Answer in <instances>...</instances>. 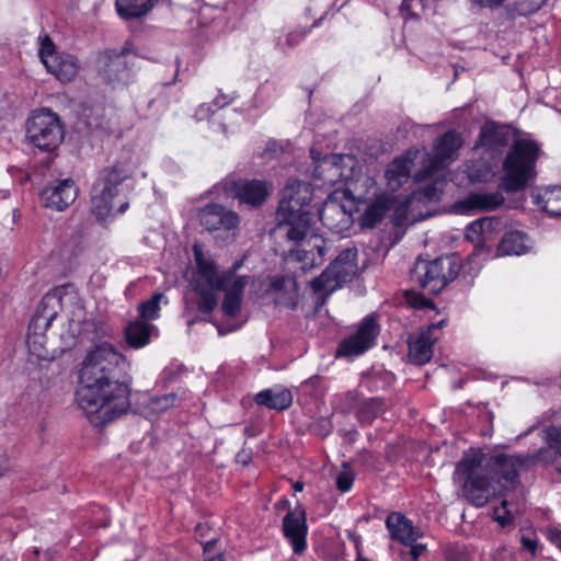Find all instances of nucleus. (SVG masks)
<instances>
[{
  "label": "nucleus",
  "instance_id": "obj_1",
  "mask_svg": "<svg viewBox=\"0 0 561 561\" xmlns=\"http://www.w3.org/2000/svg\"><path fill=\"white\" fill-rule=\"evenodd\" d=\"M543 438L548 447L534 455H465L456 466L454 479L462 481V492L467 501L482 507L500 490L515 488L519 470L537 462H550L554 459V454L561 456V428H545Z\"/></svg>",
  "mask_w": 561,
  "mask_h": 561
},
{
  "label": "nucleus",
  "instance_id": "obj_2",
  "mask_svg": "<svg viewBox=\"0 0 561 561\" xmlns=\"http://www.w3.org/2000/svg\"><path fill=\"white\" fill-rule=\"evenodd\" d=\"M312 188L307 182L288 180L282 191L277 208L280 218L278 229L285 232L288 241L297 245L290 250V257L301 262L302 271L321 265L325 254L331 251L332 242L321 236L309 234L312 214L309 210Z\"/></svg>",
  "mask_w": 561,
  "mask_h": 561
},
{
  "label": "nucleus",
  "instance_id": "obj_3",
  "mask_svg": "<svg viewBox=\"0 0 561 561\" xmlns=\"http://www.w3.org/2000/svg\"><path fill=\"white\" fill-rule=\"evenodd\" d=\"M76 400L90 423L102 426L125 414L130 408V388L118 374L82 362Z\"/></svg>",
  "mask_w": 561,
  "mask_h": 561
},
{
  "label": "nucleus",
  "instance_id": "obj_4",
  "mask_svg": "<svg viewBox=\"0 0 561 561\" xmlns=\"http://www.w3.org/2000/svg\"><path fill=\"white\" fill-rule=\"evenodd\" d=\"M196 272L192 287L198 295L197 309L210 313L217 306L216 291H225L221 309L225 316L236 318L241 311L243 291L248 286V276H238L236 271L241 262H236L228 271L219 273L215 262L206 257L201 249L194 247Z\"/></svg>",
  "mask_w": 561,
  "mask_h": 561
},
{
  "label": "nucleus",
  "instance_id": "obj_5",
  "mask_svg": "<svg viewBox=\"0 0 561 561\" xmlns=\"http://www.w3.org/2000/svg\"><path fill=\"white\" fill-rule=\"evenodd\" d=\"M463 145L462 136L456 130L443 134L434 144L433 153L427 156L423 169L415 174L417 181L428 179L430 183L415 190L407 204L412 208L440 201L446 181L442 175L443 169L458 157V150Z\"/></svg>",
  "mask_w": 561,
  "mask_h": 561
},
{
  "label": "nucleus",
  "instance_id": "obj_6",
  "mask_svg": "<svg viewBox=\"0 0 561 561\" xmlns=\"http://www.w3.org/2000/svg\"><path fill=\"white\" fill-rule=\"evenodd\" d=\"M133 172L129 161L118 162L105 168L92 187L91 211L102 220L110 216L122 215L128 207L126 181Z\"/></svg>",
  "mask_w": 561,
  "mask_h": 561
},
{
  "label": "nucleus",
  "instance_id": "obj_7",
  "mask_svg": "<svg viewBox=\"0 0 561 561\" xmlns=\"http://www.w3.org/2000/svg\"><path fill=\"white\" fill-rule=\"evenodd\" d=\"M60 310L69 313L70 321H80L83 318L82 300L70 284L58 286L44 295L31 319L27 332L45 334Z\"/></svg>",
  "mask_w": 561,
  "mask_h": 561
},
{
  "label": "nucleus",
  "instance_id": "obj_8",
  "mask_svg": "<svg viewBox=\"0 0 561 561\" xmlns=\"http://www.w3.org/2000/svg\"><path fill=\"white\" fill-rule=\"evenodd\" d=\"M539 145L530 138L514 140L503 161L502 187L507 193L523 190L536 176Z\"/></svg>",
  "mask_w": 561,
  "mask_h": 561
},
{
  "label": "nucleus",
  "instance_id": "obj_9",
  "mask_svg": "<svg viewBox=\"0 0 561 561\" xmlns=\"http://www.w3.org/2000/svg\"><path fill=\"white\" fill-rule=\"evenodd\" d=\"M26 136L42 151H54L64 140L59 116L49 107L34 110L26 122Z\"/></svg>",
  "mask_w": 561,
  "mask_h": 561
},
{
  "label": "nucleus",
  "instance_id": "obj_10",
  "mask_svg": "<svg viewBox=\"0 0 561 561\" xmlns=\"http://www.w3.org/2000/svg\"><path fill=\"white\" fill-rule=\"evenodd\" d=\"M357 273V250L347 248L343 250L335 260L311 282L316 293H333L344 284L351 282Z\"/></svg>",
  "mask_w": 561,
  "mask_h": 561
},
{
  "label": "nucleus",
  "instance_id": "obj_11",
  "mask_svg": "<svg viewBox=\"0 0 561 561\" xmlns=\"http://www.w3.org/2000/svg\"><path fill=\"white\" fill-rule=\"evenodd\" d=\"M458 274L451 257H437L433 261H417L411 272L412 282L431 294L439 293Z\"/></svg>",
  "mask_w": 561,
  "mask_h": 561
},
{
  "label": "nucleus",
  "instance_id": "obj_12",
  "mask_svg": "<svg viewBox=\"0 0 561 561\" xmlns=\"http://www.w3.org/2000/svg\"><path fill=\"white\" fill-rule=\"evenodd\" d=\"M98 72L102 80L113 88L124 87L134 80L133 62L128 48L106 49L98 56Z\"/></svg>",
  "mask_w": 561,
  "mask_h": 561
},
{
  "label": "nucleus",
  "instance_id": "obj_13",
  "mask_svg": "<svg viewBox=\"0 0 561 561\" xmlns=\"http://www.w3.org/2000/svg\"><path fill=\"white\" fill-rule=\"evenodd\" d=\"M38 56L47 71L64 83L72 81L81 68L76 56L56 50V45L48 34L41 37Z\"/></svg>",
  "mask_w": 561,
  "mask_h": 561
},
{
  "label": "nucleus",
  "instance_id": "obj_14",
  "mask_svg": "<svg viewBox=\"0 0 561 561\" xmlns=\"http://www.w3.org/2000/svg\"><path fill=\"white\" fill-rule=\"evenodd\" d=\"M378 334L379 327L376 318L367 316L359 322L356 331L340 343L336 355L343 357L359 356L376 344Z\"/></svg>",
  "mask_w": 561,
  "mask_h": 561
},
{
  "label": "nucleus",
  "instance_id": "obj_15",
  "mask_svg": "<svg viewBox=\"0 0 561 561\" xmlns=\"http://www.w3.org/2000/svg\"><path fill=\"white\" fill-rule=\"evenodd\" d=\"M78 190L71 179L58 180L41 192V202L46 208L62 211L77 198Z\"/></svg>",
  "mask_w": 561,
  "mask_h": 561
},
{
  "label": "nucleus",
  "instance_id": "obj_16",
  "mask_svg": "<svg viewBox=\"0 0 561 561\" xmlns=\"http://www.w3.org/2000/svg\"><path fill=\"white\" fill-rule=\"evenodd\" d=\"M319 218L324 227L336 234H344L353 225L352 213L331 196L320 208Z\"/></svg>",
  "mask_w": 561,
  "mask_h": 561
},
{
  "label": "nucleus",
  "instance_id": "obj_17",
  "mask_svg": "<svg viewBox=\"0 0 561 561\" xmlns=\"http://www.w3.org/2000/svg\"><path fill=\"white\" fill-rule=\"evenodd\" d=\"M198 218L201 225L208 231L236 229L240 222L236 211L228 210L218 204L204 206L198 213Z\"/></svg>",
  "mask_w": 561,
  "mask_h": 561
},
{
  "label": "nucleus",
  "instance_id": "obj_18",
  "mask_svg": "<svg viewBox=\"0 0 561 561\" xmlns=\"http://www.w3.org/2000/svg\"><path fill=\"white\" fill-rule=\"evenodd\" d=\"M511 138V129L506 125L486 123L480 131L476 148H481L490 157L501 156Z\"/></svg>",
  "mask_w": 561,
  "mask_h": 561
},
{
  "label": "nucleus",
  "instance_id": "obj_19",
  "mask_svg": "<svg viewBox=\"0 0 561 561\" xmlns=\"http://www.w3.org/2000/svg\"><path fill=\"white\" fill-rule=\"evenodd\" d=\"M283 533L296 554H300L305 551L307 547L306 537L308 526L304 510L296 508L285 515L283 519Z\"/></svg>",
  "mask_w": 561,
  "mask_h": 561
},
{
  "label": "nucleus",
  "instance_id": "obj_20",
  "mask_svg": "<svg viewBox=\"0 0 561 561\" xmlns=\"http://www.w3.org/2000/svg\"><path fill=\"white\" fill-rule=\"evenodd\" d=\"M504 203V197L499 192L471 193L466 198L454 205L456 214L472 215L476 211H490L496 209Z\"/></svg>",
  "mask_w": 561,
  "mask_h": 561
},
{
  "label": "nucleus",
  "instance_id": "obj_21",
  "mask_svg": "<svg viewBox=\"0 0 561 561\" xmlns=\"http://www.w3.org/2000/svg\"><path fill=\"white\" fill-rule=\"evenodd\" d=\"M386 528L389 531L390 539L403 546H411L422 536L413 522L400 512H392L387 516Z\"/></svg>",
  "mask_w": 561,
  "mask_h": 561
},
{
  "label": "nucleus",
  "instance_id": "obj_22",
  "mask_svg": "<svg viewBox=\"0 0 561 561\" xmlns=\"http://www.w3.org/2000/svg\"><path fill=\"white\" fill-rule=\"evenodd\" d=\"M438 336L431 334L430 329H422L419 334L408 339L409 359L414 365H425L433 356L434 345Z\"/></svg>",
  "mask_w": 561,
  "mask_h": 561
},
{
  "label": "nucleus",
  "instance_id": "obj_23",
  "mask_svg": "<svg viewBox=\"0 0 561 561\" xmlns=\"http://www.w3.org/2000/svg\"><path fill=\"white\" fill-rule=\"evenodd\" d=\"M416 154V150H409L403 156L393 159V161L388 164L385 178L390 191L396 192L409 181Z\"/></svg>",
  "mask_w": 561,
  "mask_h": 561
},
{
  "label": "nucleus",
  "instance_id": "obj_24",
  "mask_svg": "<svg viewBox=\"0 0 561 561\" xmlns=\"http://www.w3.org/2000/svg\"><path fill=\"white\" fill-rule=\"evenodd\" d=\"M83 360L100 368H106L107 374H118L124 357L112 344L101 343L90 350Z\"/></svg>",
  "mask_w": 561,
  "mask_h": 561
},
{
  "label": "nucleus",
  "instance_id": "obj_25",
  "mask_svg": "<svg viewBox=\"0 0 561 561\" xmlns=\"http://www.w3.org/2000/svg\"><path fill=\"white\" fill-rule=\"evenodd\" d=\"M311 158L317 162L313 170V176L321 180L324 185H335L345 181L342 172L336 168V162L332 159V154L321 157L316 148L310 149Z\"/></svg>",
  "mask_w": 561,
  "mask_h": 561
},
{
  "label": "nucleus",
  "instance_id": "obj_26",
  "mask_svg": "<svg viewBox=\"0 0 561 561\" xmlns=\"http://www.w3.org/2000/svg\"><path fill=\"white\" fill-rule=\"evenodd\" d=\"M267 293L275 295L276 305L285 306L294 310L298 302V290L296 282L289 277H275Z\"/></svg>",
  "mask_w": 561,
  "mask_h": 561
},
{
  "label": "nucleus",
  "instance_id": "obj_27",
  "mask_svg": "<svg viewBox=\"0 0 561 561\" xmlns=\"http://www.w3.org/2000/svg\"><path fill=\"white\" fill-rule=\"evenodd\" d=\"M233 186L236 196L251 206L261 205L268 194L266 184L257 180H240Z\"/></svg>",
  "mask_w": 561,
  "mask_h": 561
},
{
  "label": "nucleus",
  "instance_id": "obj_28",
  "mask_svg": "<svg viewBox=\"0 0 561 561\" xmlns=\"http://www.w3.org/2000/svg\"><path fill=\"white\" fill-rule=\"evenodd\" d=\"M393 204L392 197L387 194L378 195L375 201L367 206L362 215V226L364 228L376 227L391 209Z\"/></svg>",
  "mask_w": 561,
  "mask_h": 561
},
{
  "label": "nucleus",
  "instance_id": "obj_29",
  "mask_svg": "<svg viewBox=\"0 0 561 561\" xmlns=\"http://www.w3.org/2000/svg\"><path fill=\"white\" fill-rule=\"evenodd\" d=\"M255 402L259 405L283 411L290 407L293 396L288 389L275 387L259 392L255 397Z\"/></svg>",
  "mask_w": 561,
  "mask_h": 561
},
{
  "label": "nucleus",
  "instance_id": "obj_30",
  "mask_svg": "<svg viewBox=\"0 0 561 561\" xmlns=\"http://www.w3.org/2000/svg\"><path fill=\"white\" fill-rule=\"evenodd\" d=\"M531 197L534 203L546 213L552 216L561 215V185L547 187L542 192H534Z\"/></svg>",
  "mask_w": 561,
  "mask_h": 561
},
{
  "label": "nucleus",
  "instance_id": "obj_31",
  "mask_svg": "<svg viewBox=\"0 0 561 561\" xmlns=\"http://www.w3.org/2000/svg\"><path fill=\"white\" fill-rule=\"evenodd\" d=\"M153 328L152 324L142 320L129 322L124 330L126 342L134 348L146 346L150 341Z\"/></svg>",
  "mask_w": 561,
  "mask_h": 561
},
{
  "label": "nucleus",
  "instance_id": "obj_32",
  "mask_svg": "<svg viewBox=\"0 0 561 561\" xmlns=\"http://www.w3.org/2000/svg\"><path fill=\"white\" fill-rule=\"evenodd\" d=\"M157 2L158 0H116L115 7L122 19L131 20L146 15Z\"/></svg>",
  "mask_w": 561,
  "mask_h": 561
},
{
  "label": "nucleus",
  "instance_id": "obj_33",
  "mask_svg": "<svg viewBox=\"0 0 561 561\" xmlns=\"http://www.w3.org/2000/svg\"><path fill=\"white\" fill-rule=\"evenodd\" d=\"M530 244L522 231H510L502 238L499 252L503 255H522L528 252Z\"/></svg>",
  "mask_w": 561,
  "mask_h": 561
},
{
  "label": "nucleus",
  "instance_id": "obj_34",
  "mask_svg": "<svg viewBox=\"0 0 561 561\" xmlns=\"http://www.w3.org/2000/svg\"><path fill=\"white\" fill-rule=\"evenodd\" d=\"M499 225V219L495 217H484L477 219L468 225L466 229V238L471 242L480 244L484 241L486 234L491 233L494 226Z\"/></svg>",
  "mask_w": 561,
  "mask_h": 561
},
{
  "label": "nucleus",
  "instance_id": "obj_35",
  "mask_svg": "<svg viewBox=\"0 0 561 561\" xmlns=\"http://www.w3.org/2000/svg\"><path fill=\"white\" fill-rule=\"evenodd\" d=\"M176 393H168L161 397H152L146 404V414L148 417L158 416L172 408L176 402Z\"/></svg>",
  "mask_w": 561,
  "mask_h": 561
},
{
  "label": "nucleus",
  "instance_id": "obj_36",
  "mask_svg": "<svg viewBox=\"0 0 561 561\" xmlns=\"http://www.w3.org/2000/svg\"><path fill=\"white\" fill-rule=\"evenodd\" d=\"M383 410V402L377 398H370L362 402L358 409V419L363 423H370Z\"/></svg>",
  "mask_w": 561,
  "mask_h": 561
},
{
  "label": "nucleus",
  "instance_id": "obj_37",
  "mask_svg": "<svg viewBox=\"0 0 561 561\" xmlns=\"http://www.w3.org/2000/svg\"><path fill=\"white\" fill-rule=\"evenodd\" d=\"M161 293L153 294L149 299L138 306V312L144 320H154L159 318L160 304L164 299Z\"/></svg>",
  "mask_w": 561,
  "mask_h": 561
},
{
  "label": "nucleus",
  "instance_id": "obj_38",
  "mask_svg": "<svg viewBox=\"0 0 561 561\" xmlns=\"http://www.w3.org/2000/svg\"><path fill=\"white\" fill-rule=\"evenodd\" d=\"M332 159L336 162V168L342 172L345 181L354 178L358 169V161L355 156L333 153Z\"/></svg>",
  "mask_w": 561,
  "mask_h": 561
},
{
  "label": "nucleus",
  "instance_id": "obj_39",
  "mask_svg": "<svg viewBox=\"0 0 561 561\" xmlns=\"http://www.w3.org/2000/svg\"><path fill=\"white\" fill-rule=\"evenodd\" d=\"M46 334L27 332L26 343L30 352L39 359H46L48 352L46 350Z\"/></svg>",
  "mask_w": 561,
  "mask_h": 561
},
{
  "label": "nucleus",
  "instance_id": "obj_40",
  "mask_svg": "<svg viewBox=\"0 0 561 561\" xmlns=\"http://www.w3.org/2000/svg\"><path fill=\"white\" fill-rule=\"evenodd\" d=\"M547 0H516L517 11L520 15H529L540 10Z\"/></svg>",
  "mask_w": 561,
  "mask_h": 561
},
{
  "label": "nucleus",
  "instance_id": "obj_41",
  "mask_svg": "<svg viewBox=\"0 0 561 561\" xmlns=\"http://www.w3.org/2000/svg\"><path fill=\"white\" fill-rule=\"evenodd\" d=\"M407 298H408L409 304L415 309H425V308H430L432 310L435 309V307L431 300H428L427 298H425L424 296H422L415 291H408Z\"/></svg>",
  "mask_w": 561,
  "mask_h": 561
},
{
  "label": "nucleus",
  "instance_id": "obj_42",
  "mask_svg": "<svg viewBox=\"0 0 561 561\" xmlns=\"http://www.w3.org/2000/svg\"><path fill=\"white\" fill-rule=\"evenodd\" d=\"M354 476L350 471H342L336 477V488L341 492H347L352 489Z\"/></svg>",
  "mask_w": 561,
  "mask_h": 561
},
{
  "label": "nucleus",
  "instance_id": "obj_43",
  "mask_svg": "<svg viewBox=\"0 0 561 561\" xmlns=\"http://www.w3.org/2000/svg\"><path fill=\"white\" fill-rule=\"evenodd\" d=\"M306 35H307L306 30H298V31L290 32L286 37V43L289 47H295L305 38Z\"/></svg>",
  "mask_w": 561,
  "mask_h": 561
},
{
  "label": "nucleus",
  "instance_id": "obj_44",
  "mask_svg": "<svg viewBox=\"0 0 561 561\" xmlns=\"http://www.w3.org/2000/svg\"><path fill=\"white\" fill-rule=\"evenodd\" d=\"M522 547L524 550L529 551L531 554L536 553L538 541L536 538L522 536Z\"/></svg>",
  "mask_w": 561,
  "mask_h": 561
},
{
  "label": "nucleus",
  "instance_id": "obj_45",
  "mask_svg": "<svg viewBox=\"0 0 561 561\" xmlns=\"http://www.w3.org/2000/svg\"><path fill=\"white\" fill-rule=\"evenodd\" d=\"M409 547H410L409 554L411 556L412 561H419L420 556L426 550V547L423 543L414 542Z\"/></svg>",
  "mask_w": 561,
  "mask_h": 561
},
{
  "label": "nucleus",
  "instance_id": "obj_46",
  "mask_svg": "<svg viewBox=\"0 0 561 561\" xmlns=\"http://www.w3.org/2000/svg\"><path fill=\"white\" fill-rule=\"evenodd\" d=\"M547 536L548 539L561 550V530L558 528H549Z\"/></svg>",
  "mask_w": 561,
  "mask_h": 561
},
{
  "label": "nucleus",
  "instance_id": "obj_47",
  "mask_svg": "<svg viewBox=\"0 0 561 561\" xmlns=\"http://www.w3.org/2000/svg\"><path fill=\"white\" fill-rule=\"evenodd\" d=\"M505 0H471V2L480 8H495L501 5Z\"/></svg>",
  "mask_w": 561,
  "mask_h": 561
},
{
  "label": "nucleus",
  "instance_id": "obj_48",
  "mask_svg": "<svg viewBox=\"0 0 561 561\" xmlns=\"http://www.w3.org/2000/svg\"><path fill=\"white\" fill-rule=\"evenodd\" d=\"M236 101L234 95L220 94L214 101L215 105H229L230 103Z\"/></svg>",
  "mask_w": 561,
  "mask_h": 561
},
{
  "label": "nucleus",
  "instance_id": "obj_49",
  "mask_svg": "<svg viewBox=\"0 0 561 561\" xmlns=\"http://www.w3.org/2000/svg\"><path fill=\"white\" fill-rule=\"evenodd\" d=\"M446 323H447V319L444 318V319H440L438 322L431 323L425 329H430L431 334H435V330L444 328L446 325Z\"/></svg>",
  "mask_w": 561,
  "mask_h": 561
},
{
  "label": "nucleus",
  "instance_id": "obj_50",
  "mask_svg": "<svg viewBox=\"0 0 561 561\" xmlns=\"http://www.w3.org/2000/svg\"><path fill=\"white\" fill-rule=\"evenodd\" d=\"M215 542H216V539H215V538H211V539H209V540H207V541L203 542V545H204V551H205V552H208V551L210 550V548L215 545Z\"/></svg>",
  "mask_w": 561,
  "mask_h": 561
},
{
  "label": "nucleus",
  "instance_id": "obj_51",
  "mask_svg": "<svg viewBox=\"0 0 561 561\" xmlns=\"http://www.w3.org/2000/svg\"><path fill=\"white\" fill-rule=\"evenodd\" d=\"M206 525L199 524L196 526V536L203 537L205 535Z\"/></svg>",
  "mask_w": 561,
  "mask_h": 561
},
{
  "label": "nucleus",
  "instance_id": "obj_52",
  "mask_svg": "<svg viewBox=\"0 0 561 561\" xmlns=\"http://www.w3.org/2000/svg\"><path fill=\"white\" fill-rule=\"evenodd\" d=\"M201 117L198 119H202L204 117H208L210 115V107H202L201 108Z\"/></svg>",
  "mask_w": 561,
  "mask_h": 561
},
{
  "label": "nucleus",
  "instance_id": "obj_53",
  "mask_svg": "<svg viewBox=\"0 0 561 561\" xmlns=\"http://www.w3.org/2000/svg\"><path fill=\"white\" fill-rule=\"evenodd\" d=\"M495 520H497L501 525H505L510 518L507 516H500V515H496L494 517Z\"/></svg>",
  "mask_w": 561,
  "mask_h": 561
},
{
  "label": "nucleus",
  "instance_id": "obj_54",
  "mask_svg": "<svg viewBox=\"0 0 561 561\" xmlns=\"http://www.w3.org/2000/svg\"><path fill=\"white\" fill-rule=\"evenodd\" d=\"M293 488H294V490H295L296 492H300V491H302V490H304V483H302V482L297 481V482H295V483H294Z\"/></svg>",
  "mask_w": 561,
  "mask_h": 561
},
{
  "label": "nucleus",
  "instance_id": "obj_55",
  "mask_svg": "<svg viewBox=\"0 0 561 561\" xmlns=\"http://www.w3.org/2000/svg\"><path fill=\"white\" fill-rule=\"evenodd\" d=\"M206 561H222V559L220 556H215V557L207 558Z\"/></svg>",
  "mask_w": 561,
  "mask_h": 561
},
{
  "label": "nucleus",
  "instance_id": "obj_56",
  "mask_svg": "<svg viewBox=\"0 0 561 561\" xmlns=\"http://www.w3.org/2000/svg\"><path fill=\"white\" fill-rule=\"evenodd\" d=\"M244 433H245V435H247V436H249V437H251V436H253V435H254V434L252 433V431H251V428H250V427H245V428H244Z\"/></svg>",
  "mask_w": 561,
  "mask_h": 561
},
{
  "label": "nucleus",
  "instance_id": "obj_57",
  "mask_svg": "<svg viewBox=\"0 0 561 561\" xmlns=\"http://www.w3.org/2000/svg\"><path fill=\"white\" fill-rule=\"evenodd\" d=\"M238 459H239V461L247 463L245 457H241V455H238Z\"/></svg>",
  "mask_w": 561,
  "mask_h": 561
},
{
  "label": "nucleus",
  "instance_id": "obj_58",
  "mask_svg": "<svg viewBox=\"0 0 561 561\" xmlns=\"http://www.w3.org/2000/svg\"><path fill=\"white\" fill-rule=\"evenodd\" d=\"M238 459H239V461L247 463L245 457H241V455H238Z\"/></svg>",
  "mask_w": 561,
  "mask_h": 561
},
{
  "label": "nucleus",
  "instance_id": "obj_59",
  "mask_svg": "<svg viewBox=\"0 0 561 561\" xmlns=\"http://www.w3.org/2000/svg\"><path fill=\"white\" fill-rule=\"evenodd\" d=\"M319 23H320V20L314 21V22H313V24H312L311 26H312V27L318 26V25H319Z\"/></svg>",
  "mask_w": 561,
  "mask_h": 561
},
{
  "label": "nucleus",
  "instance_id": "obj_60",
  "mask_svg": "<svg viewBox=\"0 0 561 561\" xmlns=\"http://www.w3.org/2000/svg\"><path fill=\"white\" fill-rule=\"evenodd\" d=\"M559 472L561 473V469H559Z\"/></svg>",
  "mask_w": 561,
  "mask_h": 561
}]
</instances>
